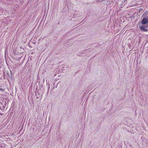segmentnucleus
I'll list each match as a JSON object with an SVG mask.
<instances>
[{
  "label": "nucleus",
  "instance_id": "nucleus-7",
  "mask_svg": "<svg viewBox=\"0 0 148 148\" xmlns=\"http://www.w3.org/2000/svg\"><path fill=\"white\" fill-rule=\"evenodd\" d=\"M54 87H53V88H54Z\"/></svg>",
  "mask_w": 148,
  "mask_h": 148
},
{
  "label": "nucleus",
  "instance_id": "nucleus-2",
  "mask_svg": "<svg viewBox=\"0 0 148 148\" xmlns=\"http://www.w3.org/2000/svg\"><path fill=\"white\" fill-rule=\"evenodd\" d=\"M41 95H40L39 97H38L37 96V97L38 98H39V97H40L41 96Z\"/></svg>",
  "mask_w": 148,
  "mask_h": 148
},
{
  "label": "nucleus",
  "instance_id": "nucleus-5",
  "mask_svg": "<svg viewBox=\"0 0 148 148\" xmlns=\"http://www.w3.org/2000/svg\"><path fill=\"white\" fill-rule=\"evenodd\" d=\"M21 49H22V48H21Z\"/></svg>",
  "mask_w": 148,
  "mask_h": 148
},
{
  "label": "nucleus",
  "instance_id": "nucleus-1",
  "mask_svg": "<svg viewBox=\"0 0 148 148\" xmlns=\"http://www.w3.org/2000/svg\"><path fill=\"white\" fill-rule=\"evenodd\" d=\"M142 18V20L141 23L143 25L140 27V29L143 32L147 31V28L148 27V12H145L143 14Z\"/></svg>",
  "mask_w": 148,
  "mask_h": 148
},
{
  "label": "nucleus",
  "instance_id": "nucleus-6",
  "mask_svg": "<svg viewBox=\"0 0 148 148\" xmlns=\"http://www.w3.org/2000/svg\"><path fill=\"white\" fill-rule=\"evenodd\" d=\"M21 49H22V48H21Z\"/></svg>",
  "mask_w": 148,
  "mask_h": 148
},
{
  "label": "nucleus",
  "instance_id": "nucleus-3",
  "mask_svg": "<svg viewBox=\"0 0 148 148\" xmlns=\"http://www.w3.org/2000/svg\"><path fill=\"white\" fill-rule=\"evenodd\" d=\"M49 86H50V85L49 84V87H48V90L49 89Z\"/></svg>",
  "mask_w": 148,
  "mask_h": 148
},
{
  "label": "nucleus",
  "instance_id": "nucleus-4",
  "mask_svg": "<svg viewBox=\"0 0 148 148\" xmlns=\"http://www.w3.org/2000/svg\"><path fill=\"white\" fill-rule=\"evenodd\" d=\"M37 93H38V95H39V92H37Z\"/></svg>",
  "mask_w": 148,
  "mask_h": 148
}]
</instances>
